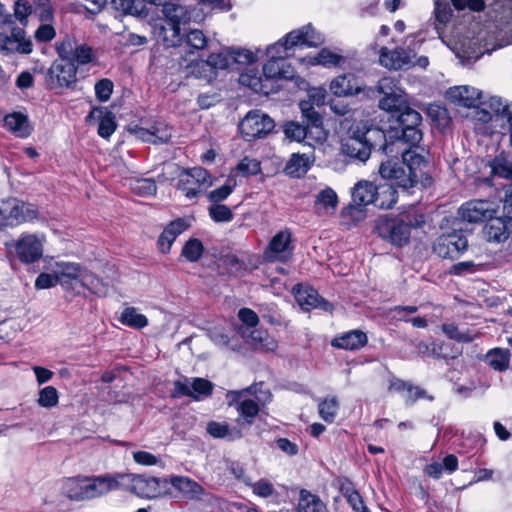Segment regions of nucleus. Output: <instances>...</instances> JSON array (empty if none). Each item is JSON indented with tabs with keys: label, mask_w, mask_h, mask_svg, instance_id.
Instances as JSON below:
<instances>
[{
	"label": "nucleus",
	"mask_w": 512,
	"mask_h": 512,
	"mask_svg": "<svg viewBox=\"0 0 512 512\" xmlns=\"http://www.w3.org/2000/svg\"><path fill=\"white\" fill-rule=\"evenodd\" d=\"M162 483L166 480L147 475H134L131 479V490L141 498H156L163 492Z\"/></svg>",
	"instance_id": "4be33fe9"
},
{
	"label": "nucleus",
	"mask_w": 512,
	"mask_h": 512,
	"mask_svg": "<svg viewBox=\"0 0 512 512\" xmlns=\"http://www.w3.org/2000/svg\"><path fill=\"white\" fill-rule=\"evenodd\" d=\"M441 329L449 339L457 342L470 343L474 340V335L469 330L461 331L454 323H444Z\"/></svg>",
	"instance_id": "3c124183"
},
{
	"label": "nucleus",
	"mask_w": 512,
	"mask_h": 512,
	"mask_svg": "<svg viewBox=\"0 0 512 512\" xmlns=\"http://www.w3.org/2000/svg\"><path fill=\"white\" fill-rule=\"evenodd\" d=\"M188 228L184 219L178 218L172 221L160 234L158 246L162 253H168L176 237Z\"/></svg>",
	"instance_id": "c756f323"
},
{
	"label": "nucleus",
	"mask_w": 512,
	"mask_h": 512,
	"mask_svg": "<svg viewBox=\"0 0 512 512\" xmlns=\"http://www.w3.org/2000/svg\"><path fill=\"white\" fill-rule=\"evenodd\" d=\"M162 13L166 19V26L162 27L163 42L166 46L182 44L180 25L189 22H202L203 13L193 7H186L177 2L168 1L160 3Z\"/></svg>",
	"instance_id": "20e7f679"
},
{
	"label": "nucleus",
	"mask_w": 512,
	"mask_h": 512,
	"mask_svg": "<svg viewBox=\"0 0 512 512\" xmlns=\"http://www.w3.org/2000/svg\"><path fill=\"white\" fill-rule=\"evenodd\" d=\"M238 332L256 350L273 351L277 346L275 340L265 330L239 327Z\"/></svg>",
	"instance_id": "a878e982"
},
{
	"label": "nucleus",
	"mask_w": 512,
	"mask_h": 512,
	"mask_svg": "<svg viewBox=\"0 0 512 512\" xmlns=\"http://www.w3.org/2000/svg\"><path fill=\"white\" fill-rule=\"evenodd\" d=\"M4 126L20 138L28 137L32 130L28 117L21 112H13L6 115Z\"/></svg>",
	"instance_id": "2f4dec72"
},
{
	"label": "nucleus",
	"mask_w": 512,
	"mask_h": 512,
	"mask_svg": "<svg viewBox=\"0 0 512 512\" xmlns=\"http://www.w3.org/2000/svg\"><path fill=\"white\" fill-rule=\"evenodd\" d=\"M182 44H176L174 47H179L186 51L187 48L194 50H202L207 46V38L201 30L193 29L181 35Z\"/></svg>",
	"instance_id": "37998d69"
},
{
	"label": "nucleus",
	"mask_w": 512,
	"mask_h": 512,
	"mask_svg": "<svg viewBox=\"0 0 512 512\" xmlns=\"http://www.w3.org/2000/svg\"><path fill=\"white\" fill-rule=\"evenodd\" d=\"M263 76L267 79L269 84L278 79H288L292 77L290 67L286 66L283 59H269L263 66Z\"/></svg>",
	"instance_id": "f704fd0d"
},
{
	"label": "nucleus",
	"mask_w": 512,
	"mask_h": 512,
	"mask_svg": "<svg viewBox=\"0 0 512 512\" xmlns=\"http://www.w3.org/2000/svg\"><path fill=\"white\" fill-rule=\"evenodd\" d=\"M324 42L323 36L311 24L289 32L284 38L267 48L270 59H283L288 56L287 50L293 47H317Z\"/></svg>",
	"instance_id": "39448f33"
},
{
	"label": "nucleus",
	"mask_w": 512,
	"mask_h": 512,
	"mask_svg": "<svg viewBox=\"0 0 512 512\" xmlns=\"http://www.w3.org/2000/svg\"><path fill=\"white\" fill-rule=\"evenodd\" d=\"M203 245L200 240L196 238L189 239L182 248L181 255L189 262H196L200 259L203 253Z\"/></svg>",
	"instance_id": "864d4df0"
},
{
	"label": "nucleus",
	"mask_w": 512,
	"mask_h": 512,
	"mask_svg": "<svg viewBox=\"0 0 512 512\" xmlns=\"http://www.w3.org/2000/svg\"><path fill=\"white\" fill-rule=\"evenodd\" d=\"M253 393H255L254 385L242 390L228 391L226 394L228 405L234 407L239 414L236 422L241 430L242 428L250 427L260 411L256 400L245 398L246 394Z\"/></svg>",
	"instance_id": "1a4fd4ad"
},
{
	"label": "nucleus",
	"mask_w": 512,
	"mask_h": 512,
	"mask_svg": "<svg viewBox=\"0 0 512 512\" xmlns=\"http://www.w3.org/2000/svg\"><path fill=\"white\" fill-rule=\"evenodd\" d=\"M377 88L379 93L383 95L379 100V107L386 112L407 100L404 91L396 85L391 77L381 78L378 81Z\"/></svg>",
	"instance_id": "f3484780"
},
{
	"label": "nucleus",
	"mask_w": 512,
	"mask_h": 512,
	"mask_svg": "<svg viewBox=\"0 0 512 512\" xmlns=\"http://www.w3.org/2000/svg\"><path fill=\"white\" fill-rule=\"evenodd\" d=\"M274 128V121L259 110L250 111L239 124L246 141H253L268 134Z\"/></svg>",
	"instance_id": "ddd939ff"
},
{
	"label": "nucleus",
	"mask_w": 512,
	"mask_h": 512,
	"mask_svg": "<svg viewBox=\"0 0 512 512\" xmlns=\"http://www.w3.org/2000/svg\"><path fill=\"white\" fill-rule=\"evenodd\" d=\"M294 293L296 301L303 309L320 308L328 311L332 307V305L320 297L318 292L312 287L297 285L294 288Z\"/></svg>",
	"instance_id": "b1692460"
},
{
	"label": "nucleus",
	"mask_w": 512,
	"mask_h": 512,
	"mask_svg": "<svg viewBox=\"0 0 512 512\" xmlns=\"http://www.w3.org/2000/svg\"><path fill=\"white\" fill-rule=\"evenodd\" d=\"M194 9H198L203 13V20L213 10L227 11L229 7L226 5L225 0H197V4L193 6Z\"/></svg>",
	"instance_id": "13d9d810"
},
{
	"label": "nucleus",
	"mask_w": 512,
	"mask_h": 512,
	"mask_svg": "<svg viewBox=\"0 0 512 512\" xmlns=\"http://www.w3.org/2000/svg\"><path fill=\"white\" fill-rule=\"evenodd\" d=\"M58 403V392L53 386H46L39 392L38 404L41 407L51 408Z\"/></svg>",
	"instance_id": "e2e57ef3"
},
{
	"label": "nucleus",
	"mask_w": 512,
	"mask_h": 512,
	"mask_svg": "<svg viewBox=\"0 0 512 512\" xmlns=\"http://www.w3.org/2000/svg\"><path fill=\"white\" fill-rule=\"evenodd\" d=\"M85 478H69L63 484V493L71 500H88Z\"/></svg>",
	"instance_id": "79ce46f5"
},
{
	"label": "nucleus",
	"mask_w": 512,
	"mask_h": 512,
	"mask_svg": "<svg viewBox=\"0 0 512 512\" xmlns=\"http://www.w3.org/2000/svg\"><path fill=\"white\" fill-rule=\"evenodd\" d=\"M120 322L134 329H142L148 325L145 315L138 312L135 307H127L120 316Z\"/></svg>",
	"instance_id": "49530a36"
},
{
	"label": "nucleus",
	"mask_w": 512,
	"mask_h": 512,
	"mask_svg": "<svg viewBox=\"0 0 512 512\" xmlns=\"http://www.w3.org/2000/svg\"><path fill=\"white\" fill-rule=\"evenodd\" d=\"M367 335L360 330H352L332 340L333 347L345 350H357L367 344Z\"/></svg>",
	"instance_id": "7c9ffc66"
},
{
	"label": "nucleus",
	"mask_w": 512,
	"mask_h": 512,
	"mask_svg": "<svg viewBox=\"0 0 512 512\" xmlns=\"http://www.w3.org/2000/svg\"><path fill=\"white\" fill-rule=\"evenodd\" d=\"M481 97V91L470 86H456L447 91V98L451 102L467 108H474L482 104Z\"/></svg>",
	"instance_id": "5701e85b"
},
{
	"label": "nucleus",
	"mask_w": 512,
	"mask_h": 512,
	"mask_svg": "<svg viewBox=\"0 0 512 512\" xmlns=\"http://www.w3.org/2000/svg\"><path fill=\"white\" fill-rule=\"evenodd\" d=\"M395 153H400L402 160L391 158L381 163L379 173L383 179L391 180L403 189H409L418 183L421 167L425 165L424 157L414 149L394 147Z\"/></svg>",
	"instance_id": "f03ea898"
},
{
	"label": "nucleus",
	"mask_w": 512,
	"mask_h": 512,
	"mask_svg": "<svg viewBox=\"0 0 512 512\" xmlns=\"http://www.w3.org/2000/svg\"><path fill=\"white\" fill-rule=\"evenodd\" d=\"M173 385L171 396L174 398L187 396L199 400L201 397L211 395L213 391V384L204 378L189 379L185 377L183 380L174 381Z\"/></svg>",
	"instance_id": "2eb2a0df"
},
{
	"label": "nucleus",
	"mask_w": 512,
	"mask_h": 512,
	"mask_svg": "<svg viewBox=\"0 0 512 512\" xmlns=\"http://www.w3.org/2000/svg\"><path fill=\"white\" fill-rule=\"evenodd\" d=\"M345 62V58L337 53L323 48L314 57H309V63L312 65H322L324 67H338Z\"/></svg>",
	"instance_id": "a18cd8bd"
},
{
	"label": "nucleus",
	"mask_w": 512,
	"mask_h": 512,
	"mask_svg": "<svg viewBox=\"0 0 512 512\" xmlns=\"http://www.w3.org/2000/svg\"><path fill=\"white\" fill-rule=\"evenodd\" d=\"M95 112H99L100 114L98 134L102 138L108 139L115 132L117 127L115 115L107 110L94 109L91 111L89 117L93 116Z\"/></svg>",
	"instance_id": "c03bdc74"
},
{
	"label": "nucleus",
	"mask_w": 512,
	"mask_h": 512,
	"mask_svg": "<svg viewBox=\"0 0 512 512\" xmlns=\"http://www.w3.org/2000/svg\"><path fill=\"white\" fill-rule=\"evenodd\" d=\"M375 137L386 138V134L378 128L358 129L342 140L341 151L351 160L365 163L371 156Z\"/></svg>",
	"instance_id": "0eeeda50"
},
{
	"label": "nucleus",
	"mask_w": 512,
	"mask_h": 512,
	"mask_svg": "<svg viewBox=\"0 0 512 512\" xmlns=\"http://www.w3.org/2000/svg\"><path fill=\"white\" fill-rule=\"evenodd\" d=\"M132 191L142 197L153 196L156 194L157 185L152 178H137L130 182Z\"/></svg>",
	"instance_id": "de8ad7c7"
},
{
	"label": "nucleus",
	"mask_w": 512,
	"mask_h": 512,
	"mask_svg": "<svg viewBox=\"0 0 512 512\" xmlns=\"http://www.w3.org/2000/svg\"><path fill=\"white\" fill-rule=\"evenodd\" d=\"M285 136L297 142H301L307 135V127L295 121L286 122L283 126Z\"/></svg>",
	"instance_id": "4d7b16f0"
},
{
	"label": "nucleus",
	"mask_w": 512,
	"mask_h": 512,
	"mask_svg": "<svg viewBox=\"0 0 512 512\" xmlns=\"http://www.w3.org/2000/svg\"><path fill=\"white\" fill-rule=\"evenodd\" d=\"M297 512H326V505L319 496L302 489L299 494Z\"/></svg>",
	"instance_id": "58836bf2"
},
{
	"label": "nucleus",
	"mask_w": 512,
	"mask_h": 512,
	"mask_svg": "<svg viewBox=\"0 0 512 512\" xmlns=\"http://www.w3.org/2000/svg\"><path fill=\"white\" fill-rule=\"evenodd\" d=\"M310 165L311 162L308 156L305 154L294 153L286 163L284 171L291 177L300 178L307 173Z\"/></svg>",
	"instance_id": "a19ab883"
},
{
	"label": "nucleus",
	"mask_w": 512,
	"mask_h": 512,
	"mask_svg": "<svg viewBox=\"0 0 512 512\" xmlns=\"http://www.w3.org/2000/svg\"><path fill=\"white\" fill-rule=\"evenodd\" d=\"M291 234L284 230L278 232L270 241L267 253L273 254L278 259H286L291 254Z\"/></svg>",
	"instance_id": "72a5a7b5"
},
{
	"label": "nucleus",
	"mask_w": 512,
	"mask_h": 512,
	"mask_svg": "<svg viewBox=\"0 0 512 512\" xmlns=\"http://www.w3.org/2000/svg\"><path fill=\"white\" fill-rule=\"evenodd\" d=\"M300 109L302 112L303 118L307 122V129L311 128H320L322 126V116L309 101H301Z\"/></svg>",
	"instance_id": "8fccbe9b"
},
{
	"label": "nucleus",
	"mask_w": 512,
	"mask_h": 512,
	"mask_svg": "<svg viewBox=\"0 0 512 512\" xmlns=\"http://www.w3.org/2000/svg\"><path fill=\"white\" fill-rule=\"evenodd\" d=\"M388 121L391 123L390 129L386 134L385 143L382 146L386 155L394 153V147L407 144L409 148H417L423 138L420 128L422 125L421 114L410 107L407 100L401 105L387 111Z\"/></svg>",
	"instance_id": "f257e3e1"
},
{
	"label": "nucleus",
	"mask_w": 512,
	"mask_h": 512,
	"mask_svg": "<svg viewBox=\"0 0 512 512\" xmlns=\"http://www.w3.org/2000/svg\"><path fill=\"white\" fill-rule=\"evenodd\" d=\"M485 234L489 242H505L510 235V221L505 217H491L485 225Z\"/></svg>",
	"instance_id": "cd10ccee"
},
{
	"label": "nucleus",
	"mask_w": 512,
	"mask_h": 512,
	"mask_svg": "<svg viewBox=\"0 0 512 512\" xmlns=\"http://www.w3.org/2000/svg\"><path fill=\"white\" fill-rule=\"evenodd\" d=\"M416 53L412 49L396 48L389 50L386 47H382L379 55V62L382 66L388 69H401L405 66L414 64Z\"/></svg>",
	"instance_id": "412c9836"
},
{
	"label": "nucleus",
	"mask_w": 512,
	"mask_h": 512,
	"mask_svg": "<svg viewBox=\"0 0 512 512\" xmlns=\"http://www.w3.org/2000/svg\"><path fill=\"white\" fill-rule=\"evenodd\" d=\"M17 257L23 263H33L43 254L42 239L33 234L22 235L15 243Z\"/></svg>",
	"instance_id": "6ab92c4d"
},
{
	"label": "nucleus",
	"mask_w": 512,
	"mask_h": 512,
	"mask_svg": "<svg viewBox=\"0 0 512 512\" xmlns=\"http://www.w3.org/2000/svg\"><path fill=\"white\" fill-rule=\"evenodd\" d=\"M484 360L493 370L505 372L510 367L511 353L508 349L493 348L486 353Z\"/></svg>",
	"instance_id": "e433bc0d"
},
{
	"label": "nucleus",
	"mask_w": 512,
	"mask_h": 512,
	"mask_svg": "<svg viewBox=\"0 0 512 512\" xmlns=\"http://www.w3.org/2000/svg\"><path fill=\"white\" fill-rule=\"evenodd\" d=\"M468 241L461 231L440 235L433 244V251L439 257L454 260L467 250Z\"/></svg>",
	"instance_id": "4468645a"
},
{
	"label": "nucleus",
	"mask_w": 512,
	"mask_h": 512,
	"mask_svg": "<svg viewBox=\"0 0 512 512\" xmlns=\"http://www.w3.org/2000/svg\"><path fill=\"white\" fill-rule=\"evenodd\" d=\"M170 483L175 489L180 491L185 498L190 500H199L204 493L203 488L188 477L175 476L171 478Z\"/></svg>",
	"instance_id": "473e14b6"
},
{
	"label": "nucleus",
	"mask_w": 512,
	"mask_h": 512,
	"mask_svg": "<svg viewBox=\"0 0 512 512\" xmlns=\"http://www.w3.org/2000/svg\"><path fill=\"white\" fill-rule=\"evenodd\" d=\"M424 223L423 214L418 213L414 207H409L396 217H379L375 228L381 238L401 247L409 242L411 229L421 227Z\"/></svg>",
	"instance_id": "7ed1b4c3"
},
{
	"label": "nucleus",
	"mask_w": 512,
	"mask_h": 512,
	"mask_svg": "<svg viewBox=\"0 0 512 512\" xmlns=\"http://www.w3.org/2000/svg\"><path fill=\"white\" fill-rule=\"evenodd\" d=\"M495 175L512 180V162L504 158H496L492 165Z\"/></svg>",
	"instance_id": "69168bd1"
},
{
	"label": "nucleus",
	"mask_w": 512,
	"mask_h": 512,
	"mask_svg": "<svg viewBox=\"0 0 512 512\" xmlns=\"http://www.w3.org/2000/svg\"><path fill=\"white\" fill-rule=\"evenodd\" d=\"M495 213L492 204L485 200H472L458 210L460 218L469 223H479L491 218Z\"/></svg>",
	"instance_id": "aec40b11"
},
{
	"label": "nucleus",
	"mask_w": 512,
	"mask_h": 512,
	"mask_svg": "<svg viewBox=\"0 0 512 512\" xmlns=\"http://www.w3.org/2000/svg\"><path fill=\"white\" fill-rule=\"evenodd\" d=\"M212 185V178L207 170L202 167L185 169L179 174L177 188L188 199L196 198L199 193Z\"/></svg>",
	"instance_id": "9b49d317"
},
{
	"label": "nucleus",
	"mask_w": 512,
	"mask_h": 512,
	"mask_svg": "<svg viewBox=\"0 0 512 512\" xmlns=\"http://www.w3.org/2000/svg\"><path fill=\"white\" fill-rule=\"evenodd\" d=\"M207 65L214 69H233L231 49H223L218 53H211L206 61Z\"/></svg>",
	"instance_id": "09e8293b"
},
{
	"label": "nucleus",
	"mask_w": 512,
	"mask_h": 512,
	"mask_svg": "<svg viewBox=\"0 0 512 512\" xmlns=\"http://www.w3.org/2000/svg\"><path fill=\"white\" fill-rule=\"evenodd\" d=\"M113 92V82L109 79H102L95 84V95L100 102H106Z\"/></svg>",
	"instance_id": "338daca9"
},
{
	"label": "nucleus",
	"mask_w": 512,
	"mask_h": 512,
	"mask_svg": "<svg viewBox=\"0 0 512 512\" xmlns=\"http://www.w3.org/2000/svg\"><path fill=\"white\" fill-rule=\"evenodd\" d=\"M33 51V43L23 28L15 26L11 34L0 33V52L5 54L19 53L28 55Z\"/></svg>",
	"instance_id": "dca6fc26"
},
{
	"label": "nucleus",
	"mask_w": 512,
	"mask_h": 512,
	"mask_svg": "<svg viewBox=\"0 0 512 512\" xmlns=\"http://www.w3.org/2000/svg\"><path fill=\"white\" fill-rule=\"evenodd\" d=\"M239 81L242 85L249 87L256 93L269 95L270 93L276 92L278 87H274L273 84H269L267 79L254 70H249L246 73L240 75Z\"/></svg>",
	"instance_id": "c85d7f7f"
},
{
	"label": "nucleus",
	"mask_w": 512,
	"mask_h": 512,
	"mask_svg": "<svg viewBox=\"0 0 512 512\" xmlns=\"http://www.w3.org/2000/svg\"><path fill=\"white\" fill-rule=\"evenodd\" d=\"M397 201V191L391 183L377 185L373 205L381 209L391 208Z\"/></svg>",
	"instance_id": "4c0bfd02"
},
{
	"label": "nucleus",
	"mask_w": 512,
	"mask_h": 512,
	"mask_svg": "<svg viewBox=\"0 0 512 512\" xmlns=\"http://www.w3.org/2000/svg\"><path fill=\"white\" fill-rule=\"evenodd\" d=\"M338 409H339V403H338L336 397L325 398L318 405V412H319L320 417L328 423H331L334 421V419L337 415Z\"/></svg>",
	"instance_id": "603ef678"
},
{
	"label": "nucleus",
	"mask_w": 512,
	"mask_h": 512,
	"mask_svg": "<svg viewBox=\"0 0 512 512\" xmlns=\"http://www.w3.org/2000/svg\"><path fill=\"white\" fill-rule=\"evenodd\" d=\"M435 19L439 24H446L451 16L452 10L447 2H442L441 0H435V9H434Z\"/></svg>",
	"instance_id": "774afa93"
},
{
	"label": "nucleus",
	"mask_w": 512,
	"mask_h": 512,
	"mask_svg": "<svg viewBox=\"0 0 512 512\" xmlns=\"http://www.w3.org/2000/svg\"><path fill=\"white\" fill-rule=\"evenodd\" d=\"M11 207L13 208L12 214H10L11 226L27 222L35 219L38 215V211L34 205L20 202L17 199H11Z\"/></svg>",
	"instance_id": "c9c22d12"
},
{
	"label": "nucleus",
	"mask_w": 512,
	"mask_h": 512,
	"mask_svg": "<svg viewBox=\"0 0 512 512\" xmlns=\"http://www.w3.org/2000/svg\"><path fill=\"white\" fill-rule=\"evenodd\" d=\"M231 59L233 69L239 70L242 66L253 63L256 56L247 49H231Z\"/></svg>",
	"instance_id": "5fc2aeb1"
},
{
	"label": "nucleus",
	"mask_w": 512,
	"mask_h": 512,
	"mask_svg": "<svg viewBox=\"0 0 512 512\" xmlns=\"http://www.w3.org/2000/svg\"><path fill=\"white\" fill-rule=\"evenodd\" d=\"M484 37L482 33H478L476 37L463 36L454 39L451 50L464 66L471 65L476 62L483 54L490 53L494 48L489 49L482 44Z\"/></svg>",
	"instance_id": "9d476101"
},
{
	"label": "nucleus",
	"mask_w": 512,
	"mask_h": 512,
	"mask_svg": "<svg viewBox=\"0 0 512 512\" xmlns=\"http://www.w3.org/2000/svg\"><path fill=\"white\" fill-rule=\"evenodd\" d=\"M75 39L66 36L61 42L56 45V51L60 60L73 61V54L77 47Z\"/></svg>",
	"instance_id": "052dcab7"
},
{
	"label": "nucleus",
	"mask_w": 512,
	"mask_h": 512,
	"mask_svg": "<svg viewBox=\"0 0 512 512\" xmlns=\"http://www.w3.org/2000/svg\"><path fill=\"white\" fill-rule=\"evenodd\" d=\"M207 432L214 438L236 440L242 437V430L238 426L231 428L226 422H209L207 424Z\"/></svg>",
	"instance_id": "ea45409f"
},
{
	"label": "nucleus",
	"mask_w": 512,
	"mask_h": 512,
	"mask_svg": "<svg viewBox=\"0 0 512 512\" xmlns=\"http://www.w3.org/2000/svg\"><path fill=\"white\" fill-rule=\"evenodd\" d=\"M54 273L58 277L59 284L65 289L77 290L79 292L78 288L82 287L94 293H103L98 287L100 279L77 263L57 262L54 265Z\"/></svg>",
	"instance_id": "423d86ee"
},
{
	"label": "nucleus",
	"mask_w": 512,
	"mask_h": 512,
	"mask_svg": "<svg viewBox=\"0 0 512 512\" xmlns=\"http://www.w3.org/2000/svg\"><path fill=\"white\" fill-rule=\"evenodd\" d=\"M77 67L70 60H56L46 74V85L49 89L71 88L76 83Z\"/></svg>",
	"instance_id": "f8f14e48"
},
{
	"label": "nucleus",
	"mask_w": 512,
	"mask_h": 512,
	"mask_svg": "<svg viewBox=\"0 0 512 512\" xmlns=\"http://www.w3.org/2000/svg\"><path fill=\"white\" fill-rule=\"evenodd\" d=\"M363 88V82L353 73L340 75L330 83V91L338 96L358 94Z\"/></svg>",
	"instance_id": "393cba45"
},
{
	"label": "nucleus",
	"mask_w": 512,
	"mask_h": 512,
	"mask_svg": "<svg viewBox=\"0 0 512 512\" xmlns=\"http://www.w3.org/2000/svg\"><path fill=\"white\" fill-rule=\"evenodd\" d=\"M377 186L368 181L358 182L352 192L353 204L344 208L342 215L355 217L354 214H361V206L373 204L374 196L376 195Z\"/></svg>",
	"instance_id": "a211bd4d"
},
{
	"label": "nucleus",
	"mask_w": 512,
	"mask_h": 512,
	"mask_svg": "<svg viewBox=\"0 0 512 512\" xmlns=\"http://www.w3.org/2000/svg\"><path fill=\"white\" fill-rule=\"evenodd\" d=\"M466 8L482 11L489 8V17L495 22L496 28L512 34V0H467Z\"/></svg>",
	"instance_id": "6e6552de"
},
{
	"label": "nucleus",
	"mask_w": 512,
	"mask_h": 512,
	"mask_svg": "<svg viewBox=\"0 0 512 512\" xmlns=\"http://www.w3.org/2000/svg\"><path fill=\"white\" fill-rule=\"evenodd\" d=\"M96 60V56L93 52V49L86 44H78L74 54H73V62L78 65H85L92 63Z\"/></svg>",
	"instance_id": "bf43d9fd"
},
{
	"label": "nucleus",
	"mask_w": 512,
	"mask_h": 512,
	"mask_svg": "<svg viewBox=\"0 0 512 512\" xmlns=\"http://www.w3.org/2000/svg\"><path fill=\"white\" fill-rule=\"evenodd\" d=\"M151 133L152 138H154V140H152L153 144L167 143L172 137L171 128L162 122L155 123L151 127Z\"/></svg>",
	"instance_id": "680f3d73"
},
{
	"label": "nucleus",
	"mask_w": 512,
	"mask_h": 512,
	"mask_svg": "<svg viewBox=\"0 0 512 512\" xmlns=\"http://www.w3.org/2000/svg\"><path fill=\"white\" fill-rule=\"evenodd\" d=\"M85 482V490L88 494V499L102 496L110 491L116 490L119 487L118 479L112 476L85 478Z\"/></svg>",
	"instance_id": "bb28decb"
},
{
	"label": "nucleus",
	"mask_w": 512,
	"mask_h": 512,
	"mask_svg": "<svg viewBox=\"0 0 512 512\" xmlns=\"http://www.w3.org/2000/svg\"><path fill=\"white\" fill-rule=\"evenodd\" d=\"M244 483L252 488V491L255 495L267 498L274 494L275 489L272 483L266 479H260L257 482H252L250 478H245Z\"/></svg>",
	"instance_id": "6e6d98bb"
},
{
	"label": "nucleus",
	"mask_w": 512,
	"mask_h": 512,
	"mask_svg": "<svg viewBox=\"0 0 512 512\" xmlns=\"http://www.w3.org/2000/svg\"><path fill=\"white\" fill-rule=\"evenodd\" d=\"M208 210L210 217L215 222H229L233 219V213L226 205L214 204Z\"/></svg>",
	"instance_id": "0e129e2a"
}]
</instances>
